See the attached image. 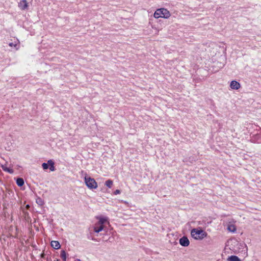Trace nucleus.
Segmentation results:
<instances>
[{
    "label": "nucleus",
    "instance_id": "412c9836",
    "mask_svg": "<svg viewBox=\"0 0 261 261\" xmlns=\"http://www.w3.org/2000/svg\"><path fill=\"white\" fill-rule=\"evenodd\" d=\"M75 261H81L80 259H76L75 260Z\"/></svg>",
    "mask_w": 261,
    "mask_h": 261
},
{
    "label": "nucleus",
    "instance_id": "f03ea898",
    "mask_svg": "<svg viewBox=\"0 0 261 261\" xmlns=\"http://www.w3.org/2000/svg\"><path fill=\"white\" fill-rule=\"evenodd\" d=\"M171 16L170 12L165 8L157 9L153 13V17L155 19H159L160 18L168 19Z\"/></svg>",
    "mask_w": 261,
    "mask_h": 261
},
{
    "label": "nucleus",
    "instance_id": "1a4fd4ad",
    "mask_svg": "<svg viewBox=\"0 0 261 261\" xmlns=\"http://www.w3.org/2000/svg\"><path fill=\"white\" fill-rule=\"evenodd\" d=\"M51 246L55 249H58L60 248L61 245L58 241H52L50 243Z\"/></svg>",
    "mask_w": 261,
    "mask_h": 261
},
{
    "label": "nucleus",
    "instance_id": "0eeeda50",
    "mask_svg": "<svg viewBox=\"0 0 261 261\" xmlns=\"http://www.w3.org/2000/svg\"><path fill=\"white\" fill-rule=\"evenodd\" d=\"M230 87L232 90H238L241 88V85L236 81H232L230 84Z\"/></svg>",
    "mask_w": 261,
    "mask_h": 261
},
{
    "label": "nucleus",
    "instance_id": "a211bd4d",
    "mask_svg": "<svg viewBox=\"0 0 261 261\" xmlns=\"http://www.w3.org/2000/svg\"><path fill=\"white\" fill-rule=\"evenodd\" d=\"M151 28H152V29H154V30H156L158 32H159V29H157L156 27H155L154 26H152V27H151Z\"/></svg>",
    "mask_w": 261,
    "mask_h": 261
},
{
    "label": "nucleus",
    "instance_id": "f8f14e48",
    "mask_svg": "<svg viewBox=\"0 0 261 261\" xmlns=\"http://www.w3.org/2000/svg\"><path fill=\"white\" fill-rule=\"evenodd\" d=\"M48 164L49 165V169L51 171L55 170V167L54 166V162L52 160H48Z\"/></svg>",
    "mask_w": 261,
    "mask_h": 261
},
{
    "label": "nucleus",
    "instance_id": "f3484780",
    "mask_svg": "<svg viewBox=\"0 0 261 261\" xmlns=\"http://www.w3.org/2000/svg\"><path fill=\"white\" fill-rule=\"evenodd\" d=\"M48 163H44L42 164V168L44 170H46L47 169H48Z\"/></svg>",
    "mask_w": 261,
    "mask_h": 261
},
{
    "label": "nucleus",
    "instance_id": "20e7f679",
    "mask_svg": "<svg viewBox=\"0 0 261 261\" xmlns=\"http://www.w3.org/2000/svg\"><path fill=\"white\" fill-rule=\"evenodd\" d=\"M85 182L89 189H96L97 187V184L95 179L90 177L85 176Z\"/></svg>",
    "mask_w": 261,
    "mask_h": 261
},
{
    "label": "nucleus",
    "instance_id": "9d476101",
    "mask_svg": "<svg viewBox=\"0 0 261 261\" xmlns=\"http://www.w3.org/2000/svg\"><path fill=\"white\" fill-rule=\"evenodd\" d=\"M227 230L232 232H234L236 230V226L234 224H230L228 225Z\"/></svg>",
    "mask_w": 261,
    "mask_h": 261
},
{
    "label": "nucleus",
    "instance_id": "7ed1b4c3",
    "mask_svg": "<svg viewBox=\"0 0 261 261\" xmlns=\"http://www.w3.org/2000/svg\"><path fill=\"white\" fill-rule=\"evenodd\" d=\"M96 218L99 221L94 225V230L95 232L98 233L103 229L105 224H109V222L106 217H97Z\"/></svg>",
    "mask_w": 261,
    "mask_h": 261
},
{
    "label": "nucleus",
    "instance_id": "423d86ee",
    "mask_svg": "<svg viewBox=\"0 0 261 261\" xmlns=\"http://www.w3.org/2000/svg\"><path fill=\"white\" fill-rule=\"evenodd\" d=\"M179 243L180 245L184 247H187L190 244V241L188 238L185 236L182 237L179 239Z\"/></svg>",
    "mask_w": 261,
    "mask_h": 261
},
{
    "label": "nucleus",
    "instance_id": "ddd939ff",
    "mask_svg": "<svg viewBox=\"0 0 261 261\" xmlns=\"http://www.w3.org/2000/svg\"><path fill=\"white\" fill-rule=\"evenodd\" d=\"M1 167L2 168L3 170L5 171H6L10 173H13V170L12 169H10L7 168L5 165H2Z\"/></svg>",
    "mask_w": 261,
    "mask_h": 261
},
{
    "label": "nucleus",
    "instance_id": "aec40b11",
    "mask_svg": "<svg viewBox=\"0 0 261 261\" xmlns=\"http://www.w3.org/2000/svg\"><path fill=\"white\" fill-rule=\"evenodd\" d=\"M231 242H233L234 244H236V243L238 244V243L236 240H233V241L231 240Z\"/></svg>",
    "mask_w": 261,
    "mask_h": 261
},
{
    "label": "nucleus",
    "instance_id": "dca6fc26",
    "mask_svg": "<svg viewBox=\"0 0 261 261\" xmlns=\"http://www.w3.org/2000/svg\"><path fill=\"white\" fill-rule=\"evenodd\" d=\"M105 185L109 188H111L113 185V181L110 180H107L105 182Z\"/></svg>",
    "mask_w": 261,
    "mask_h": 261
},
{
    "label": "nucleus",
    "instance_id": "39448f33",
    "mask_svg": "<svg viewBox=\"0 0 261 261\" xmlns=\"http://www.w3.org/2000/svg\"><path fill=\"white\" fill-rule=\"evenodd\" d=\"M18 6L21 10H28L29 8V3L26 0H21L18 3Z\"/></svg>",
    "mask_w": 261,
    "mask_h": 261
},
{
    "label": "nucleus",
    "instance_id": "4be33fe9",
    "mask_svg": "<svg viewBox=\"0 0 261 261\" xmlns=\"http://www.w3.org/2000/svg\"><path fill=\"white\" fill-rule=\"evenodd\" d=\"M240 245H241V246H246V245H245V244H242V245H241V244H240Z\"/></svg>",
    "mask_w": 261,
    "mask_h": 261
},
{
    "label": "nucleus",
    "instance_id": "6e6552de",
    "mask_svg": "<svg viewBox=\"0 0 261 261\" xmlns=\"http://www.w3.org/2000/svg\"><path fill=\"white\" fill-rule=\"evenodd\" d=\"M19 41L17 39H14L13 41L9 43V45L11 47H14L16 50H18L19 48Z\"/></svg>",
    "mask_w": 261,
    "mask_h": 261
},
{
    "label": "nucleus",
    "instance_id": "f257e3e1",
    "mask_svg": "<svg viewBox=\"0 0 261 261\" xmlns=\"http://www.w3.org/2000/svg\"><path fill=\"white\" fill-rule=\"evenodd\" d=\"M191 237L196 240H202L207 236V232L202 228L199 227L192 229L191 231Z\"/></svg>",
    "mask_w": 261,
    "mask_h": 261
},
{
    "label": "nucleus",
    "instance_id": "2eb2a0df",
    "mask_svg": "<svg viewBox=\"0 0 261 261\" xmlns=\"http://www.w3.org/2000/svg\"><path fill=\"white\" fill-rule=\"evenodd\" d=\"M61 257L63 259L64 261H66V253L64 250L61 251Z\"/></svg>",
    "mask_w": 261,
    "mask_h": 261
},
{
    "label": "nucleus",
    "instance_id": "4468645a",
    "mask_svg": "<svg viewBox=\"0 0 261 261\" xmlns=\"http://www.w3.org/2000/svg\"><path fill=\"white\" fill-rule=\"evenodd\" d=\"M16 184L19 187H21L24 184V180L21 178H18L16 180Z\"/></svg>",
    "mask_w": 261,
    "mask_h": 261
},
{
    "label": "nucleus",
    "instance_id": "6ab92c4d",
    "mask_svg": "<svg viewBox=\"0 0 261 261\" xmlns=\"http://www.w3.org/2000/svg\"><path fill=\"white\" fill-rule=\"evenodd\" d=\"M120 193V191L118 190H117L115 191V194H119Z\"/></svg>",
    "mask_w": 261,
    "mask_h": 261
},
{
    "label": "nucleus",
    "instance_id": "9b49d317",
    "mask_svg": "<svg viewBox=\"0 0 261 261\" xmlns=\"http://www.w3.org/2000/svg\"><path fill=\"white\" fill-rule=\"evenodd\" d=\"M227 261H241V260L238 256L232 255L227 258Z\"/></svg>",
    "mask_w": 261,
    "mask_h": 261
}]
</instances>
